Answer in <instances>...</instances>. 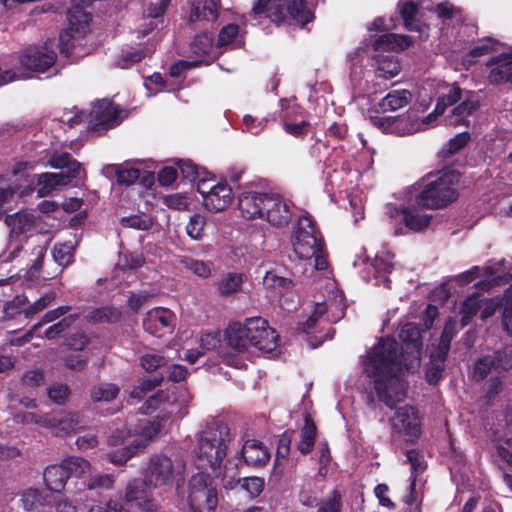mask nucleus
I'll use <instances>...</instances> for the list:
<instances>
[{
  "mask_svg": "<svg viewBox=\"0 0 512 512\" xmlns=\"http://www.w3.org/2000/svg\"><path fill=\"white\" fill-rule=\"evenodd\" d=\"M399 337L402 341L401 358L397 342L387 337L368 352L364 361V372L372 379L378 397L389 407L405 398L403 368L412 372L421 363L423 343L419 328L407 323L402 326Z\"/></svg>",
  "mask_w": 512,
  "mask_h": 512,
  "instance_id": "1",
  "label": "nucleus"
},
{
  "mask_svg": "<svg viewBox=\"0 0 512 512\" xmlns=\"http://www.w3.org/2000/svg\"><path fill=\"white\" fill-rule=\"evenodd\" d=\"M146 404L145 413L159 409L154 421L139 420L133 429L124 425L115 429L108 437L107 444L110 447L123 445L128 439L132 438L129 444L123 448L107 454V458L112 464L124 465L132 457L143 451L158 435L170 431L175 421L183 418L186 414L182 404L171 399V396L164 391H159L151 396Z\"/></svg>",
  "mask_w": 512,
  "mask_h": 512,
  "instance_id": "2",
  "label": "nucleus"
},
{
  "mask_svg": "<svg viewBox=\"0 0 512 512\" xmlns=\"http://www.w3.org/2000/svg\"><path fill=\"white\" fill-rule=\"evenodd\" d=\"M225 341L239 355H248L252 349L271 355L278 347L276 331L261 317L231 323L225 331Z\"/></svg>",
  "mask_w": 512,
  "mask_h": 512,
  "instance_id": "3",
  "label": "nucleus"
},
{
  "mask_svg": "<svg viewBox=\"0 0 512 512\" xmlns=\"http://www.w3.org/2000/svg\"><path fill=\"white\" fill-rule=\"evenodd\" d=\"M460 174L454 170H443L430 175L418 184L419 192L415 202L429 209H440L454 202L457 197V186Z\"/></svg>",
  "mask_w": 512,
  "mask_h": 512,
  "instance_id": "4",
  "label": "nucleus"
},
{
  "mask_svg": "<svg viewBox=\"0 0 512 512\" xmlns=\"http://www.w3.org/2000/svg\"><path fill=\"white\" fill-rule=\"evenodd\" d=\"M48 165L61 171L58 173H42L37 176V194L39 197L47 196L59 187L77 186L86 177L85 170L80 162L72 159L68 153H53Z\"/></svg>",
  "mask_w": 512,
  "mask_h": 512,
  "instance_id": "5",
  "label": "nucleus"
},
{
  "mask_svg": "<svg viewBox=\"0 0 512 512\" xmlns=\"http://www.w3.org/2000/svg\"><path fill=\"white\" fill-rule=\"evenodd\" d=\"M232 434L228 426L213 424L207 426L198 437L195 448L196 463L200 468L216 470L227 455Z\"/></svg>",
  "mask_w": 512,
  "mask_h": 512,
  "instance_id": "6",
  "label": "nucleus"
},
{
  "mask_svg": "<svg viewBox=\"0 0 512 512\" xmlns=\"http://www.w3.org/2000/svg\"><path fill=\"white\" fill-rule=\"evenodd\" d=\"M293 249L299 258L313 264L315 270L327 268V260L322 250V239L310 215L298 218L293 234Z\"/></svg>",
  "mask_w": 512,
  "mask_h": 512,
  "instance_id": "7",
  "label": "nucleus"
},
{
  "mask_svg": "<svg viewBox=\"0 0 512 512\" xmlns=\"http://www.w3.org/2000/svg\"><path fill=\"white\" fill-rule=\"evenodd\" d=\"M314 298L313 312L300 326V329L307 334L311 332L318 321L335 323L344 316L343 296L333 279H326L324 290Z\"/></svg>",
  "mask_w": 512,
  "mask_h": 512,
  "instance_id": "8",
  "label": "nucleus"
},
{
  "mask_svg": "<svg viewBox=\"0 0 512 512\" xmlns=\"http://www.w3.org/2000/svg\"><path fill=\"white\" fill-rule=\"evenodd\" d=\"M184 469L185 463L178 455L159 453L149 458L143 473L153 488H167L173 485Z\"/></svg>",
  "mask_w": 512,
  "mask_h": 512,
  "instance_id": "9",
  "label": "nucleus"
},
{
  "mask_svg": "<svg viewBox=\"0 0 512 512\" xmlns=\"http://www.w3.org/2000/svg\"><path fill=\"white\" fill-rule=\"evenodd\" d=\"M55 61V51L45 43L43 47H30L20 53L16 63L9 69L14 81L24 80L31 78L34 73H44Z\"/></svg>",
  "mask_w": 512,
  "mask_h": 512,
  "instance_id": "10",
  "label": "nucleus"
},
{
  "mask_svg": "<svg viewBox=\"0 0 512 512\" xmlns=\"http://www.w3.org/2000/svg\"><path fill=\"white\" fill-rule=\"evenodd\" d=\"M188 504L192 512H214L218 504L217 490L208 474L197 473L190 478Z\"/></svg>",
  "mask_w": 512,
  "mask_h": 512,
  "instance_id": "11",
  "label": "nucleus"
},
{
  "mask_svg": "<svg viewBox=\"0 0 512 512\" xmlns=\"http://www.w3.org/2000/svg\"><path fill=\"white\" fill-rule=\"evenodd\" d=\"M270 0H258L252 8V13L255 16L266 15L273 21H286L289 19L290 24H295L303 27L306 23L312 21L313 14L310 9L306 7L303 0H286L285 12L284 10L271 11L268 8Z\"/></svg>",
  "mask_w": 512,
  "mask_h": 512,
  "instance_id": "12",
  "label": "nucleus"
},
{
  "mask_svg": "<svg viewBox=\"0 0 512 512\" xmlns=\"http://www.w3.org/2000/svg\"><path fill=\"white\" fill-rule=\"evenodd\" d=\"M394 435L405 442H414L421 435V418L418 411L409 405L399 407L390 418Z\"/></svg>",
  "mask_w": 512,
  "mask_h": 512,
  "instance_id": "13",
  "label": "nucleus"
},
{
  "mask_svg": "<svg viewBox=\"0 0 512 512\" xmlns=\"http://www.w3.org/2000/svg\"><path fill=\"white\" fill-rule=\"evenodd\" d=\"M197 190L202 195L205 208L210 212L223 211L232 201V188L224 182L201 180Z\"/></svg>",
  "mask_w": 512,
  "mask_h": 512,
  "instance_id": "14",
  "label": "nucleus"
},
{
  "mask_svg": "<svg viewBox=\"0 0 512 512\" xmlns=\"http://www.w3.org/2000/svg\"><path fill=\"white\" fill-rule=\"evenodd\" d=\"M68 30L62 32L59 37V45L62 53L68 55L71 50L70 38L84 36L90 31L92 17L82 7L74 6L68 11Z\"/></svg>",
  "mask_w": 512,
  "mask_h": 512,
  "instance_id": "15",
  "label": "nucleus"
},
{
  "mask_svg": "<svg viewBox=\"0 0 512 512\" xmlns=\"http://www.w3.org/2000/svg\"><path fill=\"white\" fill-rule=\"evenodd\" d=\"M423 208L420 205L392 206L388 209V216L395 223L403 221L409 230L419 232L426 229L432 220V215Z\"/></svg>",
  "mask_w": 512,
  "mask_h": 512,
  "instance_id": "16",
  "label": "nucleus"
},
{
  "mask_svg": "<svg viewBox=\"0 0 512 512\" xmlns=\"http://www.w3.org/2000/svg\"><path fill=\"white\" fill-rule=\"evenodd\" d=\"M153 486L145 479L134 478L130 480L125 488L124 501L131 507H137L143 512L156 511L152 499Z\"/></svg>",
  "mask_w": 512,
  "mask_h": 512,
  "instance_id": "17",
  "label": "nucleus"
},
{
  "mask_svg": "<svg viewBox=\"0 0 512 512\" xmlns=\"http://www.w3.org/2000/svg\"><path fill=\"white\" fill-rule=\"evenodd\" d=\"M370 121L382 131L393 133L398 136H406L420 132L418 117L412 113H407L396 118L371 116Z\"/></svg>",
  "mask_w": 512,
  "mask_h": 512,
  "instance_id": "18",
  "label": "nucleus"
},
{
  "mask_svg": "<svg viewBox=\"0 0 512 512\" xmlns=\"http://www.w3.org/2000/svg\"><path fill=\"white\" fill-rule=\"evenodd\" d=\"M294 214L292 201L278 194H269L263 219L275 227H285Z\"/></svg>",
  "mask_w": 512,
  "mask_h": 512,
  "instance_id": "19",
  "label": "nucleus"
},
{
  "mask_svg": "<svg viewBox=\"0 0 512 512\" xmlns=\"http://www.w3.org/2000/svg\"><path fill=\"white\" fill-rule=\"evenodd\" d=\"M88 117L89 124L93 128H111L123 120L122 112L113 102L107 99L94 103Z\"/></svg>",
  "mask_w": 512,
  "mask_h": 512,
  "instance_id": "20",
  "label": "nucleus"
},
{
  "mask_svg": "<svg viewBox=\"0 0 512 512\" xmlns=\"http://www.w3.org/2000/svg\"><path fill=\"white\" fill-rule=\"evenodd\" d=\"M269 193L245 190L238 197V209L246 219H263Z\"/></svg>",
  "mask_w": 512,
  "mask_h": 512,
  "instance_id": "21",
  "label": "nucleus"
},
{
  "mask_svg": "<svg viewBox=\"0 0 512 512\" xmlns=\"http://www.w3.org/2000/svg\"><path fill=\"white\" fill-rule=\"evenodd\" d=\"M487 78L492 84L512 82V51H504L491 56L485 62Z\"/></svg>",
  "mask_w": 512,
  "mask_h": 512,
  "instance_id": "22",
  "label": "nucleus"
},
{
  "mask_svg": "<svg viewBox=\"0 0 512 512\" xmlns=\"http://www.w3.org/2000/svg\"><path fill=\"white\" fill-rule=\"evenodd\" d=\"M174 313L162 307L149 310L143 319L144 329L154 336H162L173 326Z\"/></svg>",
  "mask_w": 512,
  "mask_h": 512,
  "instance_id": "23",
  "label": "nucleus"
},
{
  "mask_svg": "<svg viewBox=\"0 0 512 512\" xmlns=\"http://www.w3.org/2000/svg\"><path fill=\"white\" fill-rule=\"evenodd\" d=\"M479 108V100L474 92H466L464 98L456 105L447 116L449 125L468 126L471 122L470 118Z\"/></svg>",
  "mask_w": 512,
  "mask_h": 512,
  "instance_id": "24",
  "label": "nucleus"
},
{
  "mask_svg": "<svg viewBox=\"0 0 512 512\" xmlns=\"http://www.w3.org/2000/svg\"><path fill=\"white\" fill-rule=\"evenodd\" d=\"M50 420L53 425L47 429L57 436H64L84 427V417L78 412H63L57 416H50Z\"/></svg>",
  "mask_w": 512,
  "mask_h": 512,
  "instance_id": "25",
  "label": "nucleus"
},
{
  "mask_svg": "<svg viewBox=\"0 0 512 512\" xmlns=\"http://www.w3.org/2000/svg\"><path fill=\"white\" fill-rule=\"evenodd\" d=\"M394 254L386 249L379 251L373 262L367 263L369 269L373 271V276L378 284L384 287H390L389 274L394 268Z\"/></svg>",
  "mask_w": 512,
  "mask_h": 512,
  "instance_id": "26",
  "label": "nucleus"
},
{
  "mask_svg": "<svg viewBox=\"0 0 512 512\" xmlns=\"http://www.w3.org/2000/svg\"><path fill=\"white\" fill-rule=\"evenodd\" d=\"M241 455L245 463L253 467L266 465L271 457L269 448L256 439H249L243 444Z\"/></svg>",
  "mask_w": 512,
  "mask_h": 512,
  "instance_id": "27",
  "label": "nucleus"
},
{
  "mask_svg": "<svg viewBox=\"0 0 512 512\" xmlns=\"http://www.w3.org/2000/svg\"><path fill=\"white\" fill-rule=\"evenodd\" d=\"M21 502L28 512H49L46 507L52 504V494L36 488H28L21 494Z\"/></svg>",
  "mask_w": 512,
  "mask_h": 512,
  "instance_id": "28",
  "label": "nucleus"
},
{
  "mask_svg": "<svg viewBox=\"0 0 512 512\" xmlns=\"http://www.w3.org/2000/svg\"><path fill=\"white\" fill-rule=\"evenodd\" d=\"M466 92L468 91L462 90L456 83L448 84L439 81L436 84L437 105L441 106V109L445 111L447 107L461 101Z\"/></svg>",
  "mask_w": 512,
  "mask_h": 512,
  "instance_id": "29",
  "label": "nucleus"
},
{
  "mask_svg": "<svg viewBox=\"0 0 512 512\" xmlns=\"http://www.w3.org/2000/svg\"><path fill=\"white\" fill-rule=\"evenodd\" d=\"M218 17V0H194L191 4V22L214 21Z\"/></svg>",
  "mask_w": 512,
  "mask_h": 512,
  "instance_id": "30",
  "label": "nucleus"
},
{
  "mask_svg": "<svg viewBox=\"0 0 512 512\" xmlns=\"http://www.w3.org/2000/svg\"><path fill=\"white\" fill-rule=\"evenodd\" d=\"M47 245L46 243L36 244L31 247V251L29 254V262L31 263L27 274L28 277L33 279H49L52 277V274L49 272L42 271V260L46 255Z\"/></svg>",
  "mask_w": 512,
  "mask_h": 512,
  "instance_id": "31",
  "label": "nucleus"
},
{
  "mask_svg": "<svg viewBox=\"0 0 512 512\" xmlns=\"http://www.w3.org/2000/svg\"><path fill=\"white\" fill-rule=\"evenodd\" d=\"M413 95L407 89H395L390 91L379 102L382 112H393L407 106L412 101Z\"/></svg>",
  "mask_w": 512,
  "mask_h": 512,
  "instance_id": "32",
  "label": "nucleus"
},
{
  "mask_svg": "<svg viewBox=\"0 0 512 512\" xmlns=\"http://www.w3.org/2000/svg\"><path fill=\"white\" fill-rule=\"evenodd\" d=\"M43 480L48 490L60 493L67 483L68 474L63 468L62 463L60 465H51L44 470Z\"/></svg>",
  "mask_w": 512,
  "mask_h": 512,
  "instance_id": "33",
  "label": "nucleus"
},
{
  "mask_svg": "<svg viewBox=\"0 0 512 512\" xmlns=\"http://www.w3.org/2000/svg\"><path fill=\"white\" fill-rule=\"evenodd\" d=\"M191 50L196 55L205 56L206 61L214 60L221 53L218 45H213V37L208 33L197 35L191 44Z\"/></svg>",
  "mask_w": 512,
  "mask_h": 512,
  "instance_id": "34",
  "label": "nucleus"
},
{
  "mask_svg": "<svg viewBox=\"0 0 512 512\" xmlns=\"http://www.w3.org/2000/svg\"><path fill=\"white\" fill-rule=\"evenodd\" d=\"M405 26L410 31H419L420 38H427V27L422 26L416 19L417 6L412 1H402L398 5Z\"/></svg>",
  "mask_w": 512,
  "mask_h": 512,
  "instance_id": "35",
  "label": "nucleus"
},
{
  "mask_svg": "<svg viewBox=\"0 0 512 512\" xmlns=\"http://www.w3.org/2000/svg\"><path fill=\"white\" fill-rule=\"evenodd\" d=\"M245 281V274L229 272L218 280L216 283V289L221 296H229L241 291L242 285Z\"/></svg>",
  "mask_w": 512,
  "mask_h": 512,
  "instance_id": "36",
  "label": "nucleus"
},
{
  "mask_svg": "<svg viewBox=\"0 0 512 512\" xmlns=\"http://www.w3.org/2000/svg\"><path fill=\"white\" fill-rule=\"evenodd\" d=\"M399 61L392 55H378L375 58V73L377 77L391 79L400 72Z\"/></svg>",
  "mask_w": 512,
  "mask_h": 512,
  "instance_id": "37",
  "label": "nucleus"
},
{
  "mask_svg": "<svg viewBox=\"0 0 512 512\" xmlns=\"http://www.w3.org/2000/svg\"><path fill=\"white\" fill-rule=\"evenodd\" d=\"M34 216L28 212H18L6 217V224L10 228L11 235H20L28 232L34 226Z\"/></svg>",
  "mask_w": 512,
  "mask_h": 512,
  "instance_id": "38",
  "label": "nucleus"
},
{
  "mask_svg": "<svg viewBox=\"0 0 512 512\" xmlns=\"http://www.w3.org/2000/svg\"><path fill=\"white\" fill-rule=\"evenodd\" d=\"M69 477H83L91 472L90 462L82 457L70 456L61 461Z\"/></svg>",
  "mask_w": 512,
  "mask_h": 512,
  "instance_id": "39",
  "label": "nucleus"
},
{
  "mask_svg": "<svg viewBox=\"0 0 512 512\" xmlns=\"http://www.w3.org/2000/svg\"><path fill=\"white\" fill-rule=\"evenodd\" d=\"M218 47L236 48L243 44V36L240 34L239 27L235 24H228L224 26L218 36Z\"/></svg>",
  "mask_w": 512,
  "mask_h": 512,
  "instance_id": "40",
  "label": "nucleus"
},
{
  "mask_svg": "<svg viewBox=\"0 0 512 512\" xmlns=\"http://www.w3.org/2000/svg\"><path fill=\"white\" fill-rule=\"evenodd\" d=\"M447 355H441L438 351L432 350L430 361L426 367V380L430 384L437 383L442 377Z\"/></svg>",
  "mask_w": 512,
  "mask_h": 512,
  "instance_id": "41",
  "label": "nucleus"
},
{
  "mask_svg": "<svg viewBox=\"0 0 512 512\" xmlns=\"http://www.w3.org/2000/svg\"><path fill=\"white\" fill-rule=\"evenodd\" d=\"M263 285L272 291L282 293L292 287V280L281 275L277 270L267 271L263 277Z\"/></svg>",
  "mask_w": 512,
  "mask_h": 512,
  "instance_id": "42",
  "label": "nucleus"
},
{
  "mask_svg": "<svg viewBox=\"0 0 512 512\" xmlns=\"http://www.w3.org/2000/svg\"><path fill=\"white\" fill-rule=\"evenodd\" d=\"M180 263L184 268L201 278H209L214 270V264L211 261L184 257L180 260Z\"/></svg>",
  "mask_w": 512,
  "mask_h": 512,
  "instance_id": "43",
  "label": "nucleus"
},
{
  "mask_svg": "<svg viewBox=\"0 0 512 512\" xmlns=\"http://www.w3.org/2000/svg\"><path fill=\"white\" fill-rule=\"evenodd\" d=\"M119 392V387L114 383H100L91 389L90 397L93 402H110Z\"/></svg>",
  "mask_w": 512,
  "mask_h": 512,
  "instance_id": "44",
  "label": "nucleus"
},
{
  "mask_svg": "<svg viewBox=\"0 0 512 512\" xmlns=\"http://www.w3.org/2000/svg\"><path fill=\"white\" fill-rule=\"evenodd\" d=\"M70 306H59L53 310L47 311L41 318V320L36 323L27 333L26 340H31L34 333L41 328L42 326L61 320L60 318L66 315L70 311Z\"/></svg>",
  "mask_w": 512,
  "mask_h": 512,
  "instance_id": "45",
  "label": "nucleus"
},
{
  "mask_svg": "<svg viewBox=\"0 0 512 512\" xmlns=\"http://www.w3.org/2000/svg\"><path fill=\"white\" fill-rule=\"evenodd\" d=\"M316 426L309 419H305L304 427L301 430L300 441L298 443V449L302 454H306L311 451L315 443Z\"/></svg>",
  "mask_w": 512,
  "mask_h": 512,
  "instance_id": "46",
  "label": "nucleus"
},
{
  "mask_svg": "<svg viewBox=\"0 0 512 512\" xmlns=\"http://www.w3.org/2000/svg\"><path fill=\"white\" fill-rule=\"evenodd\" d=\"M457 322L455 319L449 318L442 331L439 344L433 350L438 351L441 355H448L450 344L456 334Z\"/></svg>",
  "mask_w": 512,
  "mask_h": 512,
  "instance_id": "47",
  "label": "nucleus"
},
{
  "mask_svg": "<svg viewBox=\"0 0 512 512\" xmlns=\"http://www.w3.org/2000/svg\"><path fill=\"white\" fill-rule=\"evenodd\" d=\"M411 41L409 37L398 34H387L382 36L376 43L377 48L385 47L387 49L403 50L409 47Z\"/></svg>",
  "mask_w": 512,
  "mask_h": 512,
  "instance_id": "48",
  "label": "nucleus"
},
{
  "mask_svg": "<svg viewBox=\"0 0 512 512\" xmlns=\"http://www.w3.org/2000/svg\"><path fill=\"white\" fill-rule=\"evenodd\" d=\"M87 318L93 323L115 322L120 318V311L110 307L98 308L92 310Z\"/></svg>",
  "mask_w": 512,
  "mask_h": 512,
  "instance_id": "49",
  "label": "nucleus"
},
{
  "mask_svg": "<svg viewBox=\"0 0 512 512\" xmlns=\"http://www.w3.org/2000/svg\"><path fill=\"white\" fill-rule=\"evenodd\" d=\"M498 44L492 40H487L486 42L477 45L474 47L466 56L465 63L472 64L477 61L479 57L488 56L490 54L497 52Z\"/></svg>",
  "mask_w": 512,
  "mask_h": 512,
  "instance_id": "50",
  "label": "nucleus"
},
{
  "mask_svg": "<svg viewBox=\"0 0 512 512\" xmlns=\"http://www.w3.org/2000/svg\"><path fill=\"white\" fill-rule=\"evenodd\" d=\"M206 218L201 214H194L186 225V233L192 240H201L204 237Z\"/></svg>",
  "mask_w": 512,
  "mask_h": 512,
  "instance_id": "51",
  "label": "nucleus"
},
{
  "mask_svg": "<svg viewBox=\"0 0 512 512\" xmlns=\"http://www.w3.org/2000/svg\"><path fill=\"white\" fill-rule=\"evenodd\" d=\"M56 298V294L54 292H48L41 296L39 299L34 301L33 303H29L27 301L25 308V317L30 318L40 311L44 310L46 307L51 305Z\"/></svg>",
  "mask_w": 512,
  "mask_h": 512,
  "instance_id": "52",
  "label": "nucleus"
},
{
  "mask_svg": "<svg viewBox=\"0 0 512 512\" xmlns=\"http://www.w3.org/2000/svg\"><path fill=\"white\" fill-rule=\"evenodd\" d=\"M502 327L507 334L512 335V288H510L501 301Z\"/></svg>",
  "mask_w": 512,
  "mask_h": 512,
  "instance_id": "53",
  "label": "nucleus"
},
{
  "mask_svg": "<svg viewBox=\"0 0 512 512\" xmlns=\"http://www.w3.org/2000/svg\"><path fill=\"white\" fill-rule=\"evenodd\" d=\"M116 176L119 184L131 185L138 180L140 171L129 164H124L116 168Z\"/></svg>",
  "mask_w": 512,
  "mask_h": 512,
  "instance_id": "54",
  "label": "nucleus"
},
{
  "mask_svg": "<svg viewBox=\"0 0 512 512\" xmlns=\"http://www.w3.org/2000/svg\"><path fill=\"white\" fill-rule=\"evenodd\" d=\"M52 255L54 261L61 267L59 271H62V268L67 266L72 259L73 246L68 243L55 245Z\"/></svg>",
  "mask_w": 512,
  "mask_h": 512,
  "instance_id": "55",
  "label": "nucleus"
},
{
  "mask_svg": "<svg viewBox=\"0 0 512 512\" xmlns=\"http://www.w3.org/2000/svg\"><path fill=\"white\" fill-rule=\"evenodd\" d=\"M27 297L25 295H17L12 301L8 302L4 307V315L6 318H15L20 314L25 315Z\"/></svg>",
  "mask_w": 512,
  "mask_h": 512,
  "instance_id": "56",
  "label": "nucleus"
},
{
  "mask_svg": "<svg viewBox=\"0 0 512 512\" xmlns=\"http://www.w3.org/2000/svg\"><path fill=\"white\" fill-rule=\"evenodd\" d=\"M76 320L75 315H68L45 330L44 337L54 339L64 333Z\"/></svg>",
  "mask_w": 512,
  "mask_h": 512,
  "instance_id": "57",
  "label": "nucleus"
},
{
  "mask_svg": "<svg viewBox=\"0 0 512 512\" xmlns=\"http://www.w3.org/2000/svg\"><path fill=\"white\" fill-rule=\"evenodd\" d=\"M121 224L124 227L134 228L137 230H148L152 227V219L147 215H131L123 217Z\"/></svg>",
  "mask_w": 512,
  "mask_h": 512,
  "instance_id": "58",
  "label": "nucleus"
},
{
  "mask_svg": "<svg viewBox=\"0 0 512 512\" xmlns=\"http://www.w3.org/2000/svg\"><path fill=\"white\" fill-rule=\"evenodd\" d=\"M492 369L499 370L494 357L484 356L478 359L474 365V377L484 379Z\"/></svg>",
  "mask_w": 512,
  "mask_h": 512,
  "instance_id": "59",
  "label": "nucleus"
},
{
  "mask_svg": "<svg viewBox=\"0 0 512 512\" xmlns=\"http://www.w3.org/2000/svg\"><path fill=\"white\" fill-rule=\"evenodd\" d=\"M479 310V299L475 296L468 297L462 304L460 314L462 326L469 324L472 316Z\"/></svg>",
  "mask_w": 512,
  "mask_h": 512,
  "instance_id": "60",
  "label": "nucleus"
},
{
  "mask_svg": "<svg viewBox=\"0 0 512 512\" xmlns=\"http://www.w3.org/2000/svg\"><path fill=\"white\" fill-rule=\"evenodd\" d=\"M144 57L145 55L141 50L124 51L117 57L115 65L119 68L126 69L141 61Z\"/></svg>",
  "mask_w": 512,
  "mask_h": 512,
  "instance_id": "61",
  "label": "nucleus"
},
{
  "mask_svg": "<svg viewBox=\"0 0 512 512\" xmlns=\"http://www.w3.org/2000/svg\"><path fill=\"white\" fill-rule=\"evenodd\" d=\"M144 263V258L140 253L124 252L120 253L117 266L125 269H136Z\"/></svg>",
  "mask_w": 512,
  "mask_h": 512,
  "instance_id": "62",
  "label": "nucleus"
},
{
  "mask_svg": "<svg viewBox=\"0 0 512 512\" xmlns=\"http://www.w3.org/2000/svg\"><path fill=\"white\" fill-rule=\"evenodd\" d=\"M341 510V494L337 490H333L327 498L319 505L317 512H340Z\"/></svg>",
  "mask_w": 512,
  "mask_h": 512,
  "instance_id": "63",
  "label": "nucleus"
},
{
  "mask_svg": "<svg viewBox=\"0 0 512 512\" xmlns=\"http://www.w3.org/2000/svg\"><path fill=\"white\" fill-rule=\"evenodd\" d=\"M497 368L500 371H507L512 368V344L506 346L502 351L496 352L494 356Z\"/></svg>",
  "mask_w": 512,
  "mask_h": 512,
  "instance_id": "64",
  "label": "nucleus"
}]
</instances>
